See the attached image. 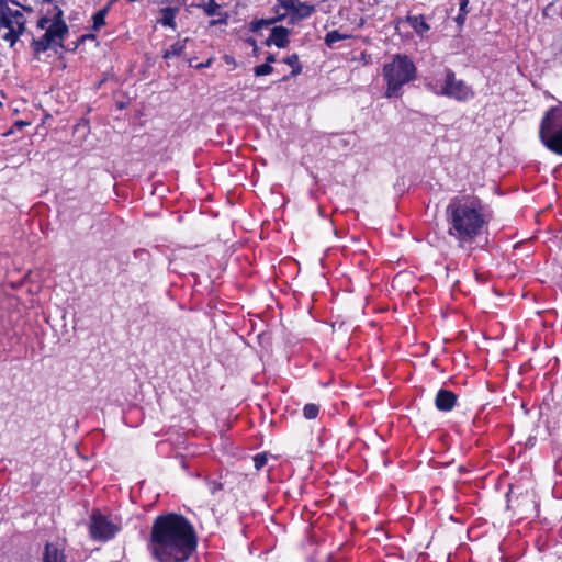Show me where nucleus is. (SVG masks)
I'll return each instance as SVG.
<instances>
[{"mask_svg": "<svg viewBox=\"0 0 562 562\" xmlns=\"http://www.w3.org/2000/svg\"><path fill=\"white\" fill-rule=\"evenodd\" d=\"M179 12L178 7H166L160 10L161 18L157 20V23L162 26H168L172 30L177 29L176 16Z\"/></svg>", "mask_w": 562, "mask_h": 562, "instance_id": "nucleus-14", "label": "nucleus"}, {"mask_svg": "<svg viewBox=\"0 0 562 562\" xmlns=\"http://www.w3.org/2000/svg\"><path fill=\"white\" fill-rule=\"evenodd\" d=\"M40 562H67L65 550L56 542H46Z\"/></svg>", "mask_w": 562, "mask_h": 562, "instance_id": "nucleus-9", "label": "nucleus"}, {"mask_svg": "<svg viewBox=\"0 0 562 562\" xmlns=\"http://www.w3.org/2000/svg\"><path fill=\"white\" fill-rule=\"evenodd\" d=\"M273 71V67L271 65H268V63L258 65L254 68V74L257 77L270 75Z\"/></svg>", "mask_w": 562, "mask_h": 562, "instance_id": "nucleus-24", "label": "nucleus"}, {"mask_svg": "<svg viewBox=\"0 0 562 562\" xmlns=\"http://www.w3.org/2000/svg\"><path fill=\"white\" fill-rule=\"evenodd\" d=\"M467 14L464 12H459V14L456 18V22L458 25H462L465 21Z\"/></svg>", "mask_w": 562, "mask_h": 562, "instance_id": "nucleus-30", "label": "nucleus"}, {"mask_svg": "<svg viewBox=\"0 0 562 562\" xmlns=\"http://www.w3.org/2000/svg\"><path fill=\"white\" fill-rule=\"evenodd\" d=\"M213 64V57H210L207 60H205L204 63H200V64H193L192 60L189 61V66L190 67H193L195 69H204V68H209L211 67V65Z\"/></svg>", "mask_w": 562, "mask_h": 562, "instance_id": "nucleus-28", "label": "nucleus"}, {"mask_svg": "<svg viewBox=\"0 0 562 562\" xmlns=\"http://www.w3.org/2000/svg\"><path fill=\"white\" fill-rule=\"evenodd\" d=\"M290 31L284 26H274L271 30L270 36L267 40V45L274 44L279 48H284L289 45Z\"/></svg>", "mask_w": 562, "mask_h": 562, "instance_id": "nucleus-13", "label": "nucleus"}, {"mask_svg": "<svg viewBox=\"0 0 562 562\" xmlns=\"http://www.w3.org/2000/svg\"><path fill=\"white\" fill-rule=\"evenodd\" d=\"M36 27L45 30V33L40 38H33L31 42L35 55L45 53L50 48H64V41L69 33V26L64 20V10L58 4H54L41 14Z\"/></svg>", "mask_w": 562, "mask_h": 562, "instance_id": "nucleus-3", "label": "nucleus"}, {"mask_svg": "<svg viewBox=\"0 0 562 562\" xmlns=\"http://www.w3.org/2000/svg\"><path fill=\"white\" fill-rule=\"evenodd\" d=\"M15 125L19 126V127H22V126L27 125V123L24 122V121H18V122H15Z\"/></svg>", "mask_w": 562, "mask_h": 562, "instance_id": "nucleus-34", "label": "nucleus"}, {"mask_svg": "<svg viewBox=\"0 0 562 562\" xmlns=\"http://www.w3.org/2000/svg\"><path fill=\"white\" fill-rule=\"evenodd\" d=\"M95 35L93 34H83L76 42H74V46L68 48L71 52H75L81 44H83L87 40H94Z\"/></svg>", "mask_w": 562, "mask_h": 562, "instance_id": "nucleus-27", "label": "nucleus"}, {"mask_svg": "<svg viewBox=\"0 0 562 562\" xmlns=\"http://www.w3.org/2000/svg\"><path fill=\"white\" fill-rule=\"evenodd\" d=\"M267 462H268L267 452H260L254 457V465H255L256 470H261L267 464Z\"/></svg>", "mask_w": 562, "mask_h": 562, "instance_id": "nucleus-25", "label": "nucleus"}, {"mask_svg": "<svg viewBox=\"0 0 562 562\" xmlns=\"http://www.w3.org/2000/svg\"><path fill=\"white\" fill-rule=\"evenodd\" d=\"M386 98L402 97V88L417 78V67L406 54H395L382 69Z\"/></svg>", "mask_w": 562, "mask_h": 562, "instance_id": "nucleus-4", "label": "nucleus"}, {"mask_svg": "<svg viewBox=\"0 0 562 562\" xmlns=\"http://www.w3.org/2000/svg\"><path fill=\"white\" fill-rule=\"evenodd\" d=\"M350 37H351V35H349V34H342L338 30H333V31H329L325 35V44L327 46L331 47L335 43H337L339 41L348 40Z\"/></svg>", "mask_w": 562, "mask_h": 562, "instance_id": "nucleus-19", "label": "nucleus"}, {"mask_svg": "<svg viewBox=\"0 0 562 562\" xmlns=\"http://www.w3.org/2000/svg\"><path fill=\"white\" fill-rule=\"evenodd\" d=\"M283 63L292 68L290 75L284 76L280 81H288L302 72V65L297 54H291L283 59Z\"/></svg>", "mask_w": 562, "mask_h": 562, "instance_id": "nucleus-17", "label": "nucleus"}, {"mask_svg": "<svg viewBox=\"0 0 562 562\" xmlns=\"http://www.w3.org/2000/svg\"><path fill=\"white\" fill-rule=\"evenodd\" d=\"M319 414V405L315 403H307L303 407V415L306 419H315Z\"/></svg>", "mask_w": 562, "mask_h": 562, "instance_id": "nucleus-22", "label": "nucleus"}, {"mask_svg": "<svg viewBox=\"0 0 562 562\" xmlns=\"http://www.w3.org/2000/svg\"><path fill=\"white\" fill-rule=\"evenodd\" d=\"M406 22L419 35H423L430 30V25L427 23L426 18L423 14L407 15Z\"/></svg>", "mask_w": 562, "mask_h": 562, "instance_id": "nucleus-16", "label": "nucleus"}, {"mask_svg": "<svg viewBox=\"0 0 562 562\" xmlns=\"http://www.w3.org/2000/svg\"><path fill=\"white\" fill-rule=\"evenodd\" d=\"M277 2L278 3L274 7L277 15L269 20H261L258 22V24L269 25L283 21L291 13L293 5H295V0H277Z\"/></svg>", "mask_w": 562, "mask_h": 562, "instance_id": "nucleus-12", "label": "nucleus"}, {"mask_svg": "<svg viewBox=\"0 0 562 562\" xmlns=\"http://www.w3.org/2000/svg\"><path fill=\"white\" fill-rule=\"evenodd\" d=\"M198 544L194 525L184 515L168 512L154 518L146 549L156 562H188Z\"/></svg>", "mask_w": 562, "mask_h": 562, "instance_id": "nucleus-1", "label": "nucleus"}, {"mask_svg": "<svg viewBox=\"0 0 562 562\" xmlns=\"http://www.w3.org/2000/svg\"><path fill=\"white\" fill-rule=\"evenodd\" d=\"M110 4L105 5L104 8L100 9L92 15V30L99 31L102 26L105 25V18L109 13Z\"/></svg>", "mask_w": 562, "mask_h": 562, "instance_id": "nucleus-18", "label": "nucleus"}, {"mask_svg": "<svg viewBox=\"0 0 562 562\" xmlns=\"http://www.w3.org/2000/svg\"><path fill=\"white\" fill-rule=\"evenodd\" d=\"M188 42L189 37L178 38L177 42H175L169 48L162 52V58L168 60L173 57H181L186 50Z\"/></svg>", "mask_w": 562, "mask_h": 562, "instance_id": "nucleus-15", "label": "nucleus"}, {"mask_svg": "<svg viewBox=\"0 0 562 562\" xmlns=\"http://www.w3.org/2000/svg\"><path fill=\"white\" fill-rule=\"evenodd\" d=\"M23 9H24L25 11H32V8L23 7Z\"/></svg>", "mask_w": 562, "mask_h": 562, "instance_id": "nucleus-35", "label": "nucleus"}, {"mask_svg": "<svg viewBox=\"0 0 562 562\" xmlns=\"http://www.w3.org/2000/svg\"><path fill=\"white\" fill-rule=\"evenodd\" d=\"M42 1H43V3H48V4H53V5L58 4L57 0H42Z\"/></svg>", "mask_w": 562, "mask_h": 562, "instance_id": "nucleus-33", "label": "nucleus"}, {"mask_svg": "<svg viewBox=\"0 0 562 562\" xmlns=\"http://www.w3.org/2000/svg\"><path fill=\"white\" fill-rule=\"evenodd\" d=\"M539 139L548 150L562 156V102L543 113L539 124Z\"/></svg>", "mask_w": 562, "mask_h": 562, "instance_id": "nucleus-6", "label": "nucleus"}, {"mask_svg": "<svg viewBox=\"0 0 562 562\" xmlns=\"http://www.w3.org/2000/svg\"><path fill=\"white\" fill-rule=\"evenodd\" d=\"M276 61V56L272 55V54H269L267 57H266V63H268V65H271L272 63Z\"/></svg>", "mask_w": 562, "mask_h": 562, "instance_id": "nucleus-31", "label": "nucleus"}, {"mask_svg": "<svg viewBox=\"0 0 562 562\" xmlns=\"http://www.w3.org/2000/svg\"><path fill=\"white\" fill-rule=\"evenodd\" d=\"M23 33L24 30H22V26H20V29L16 27L8 30V32L2 37L5 42L10 44V47H13Z\"/></svg>", "mask_w": 562, "mask_h": 562, "instance_id": "nucleus-20", "label": "nucleus"}, {"mask_svg": "<svg viewBox=\"0 0 562 562\" xmlns=\"http://www.w3.org/2000/svg\"><path fill=\"white\" fill-rule=\"evenodd\" d=\"M442 79L426 76L424 85L426 89L439 97H446L458 102H467L475 97L473 88L463 79H458L457 74L449 67H443L440 72Z\"/></svg>", "mask_w": 562, "mask_h": 562, "instance_id": "nucleus-5", "label": "nucleus"}, {"mask_svg": "<svg viewBox=\"0 0 562 562\" xmlns=\"http://www.w3.org/2000/svg\"><path fill=\"white\" fill-rule=\"evenodd\" d=\"M89 536L92 540L108 542L121 531V526L113 522L108 516L94 508L89 517Z\"/></svg>", "mask_w": 562, "mask_h": 562, "instance_id": "nucleus-7", "label": "nucleus"}, {"mask_svg": "<svg viewBox=\"0 0 562 562\" xmlns=\"http://www.w3.org/2000/svg\"><path fill=\"white\" fill-rule=\"evenodd\" d=\"M9 0H0V9L4 10L8 9Z\"/></svg>", "mask_w": 562, "mask_h": 562, "instance_id": "nucleus-32", "label": "nucleus"}, {"mask_svg": "<svg viewBox=\"0 0 562 562\" xmlns=\"http://www.w3.org/2000/svg\"><path fill=\"white\" fill-rule=\"evenodd\" d=\"M468 4H469V0H460V3H459L460 9H459V12H464L465 14H468V9H467Z\"/></svg>", "mask_w": 562, "mask_h": 562, "instance_id": "nucleus-29", "label": "nucleus"}, {"mask_svg": "<svg viewBox=\"0 0 562 562\" xmlns=\"http://www.w3.org/2000/svg\"><path fill=\"white\" fill-rule=\"evenodd\" d=\"M458 402L457 394L448 389H440L435 396V406L439 412L452 411Z\"/></svg>", "mask_w": 562, "mask_h": 562, "instance_id": "nucleus-8", "label": "nucleus"}, {"mask_svg": "<svg viewBox=\"0 0 562 562\" xmlns=\"http://www.w3.org/2000/svg\"><path fill=\"white\" fill-rule=\"evenodd\" d=\"M314 12V4L295 0V5H293V9L290 13L289 24H296L297 22L310 18Z\"/></svg>", "mask_w": 562, "mask_h": 562, "instance_id": "nucleus-10", "label": "nucleus"}, {"mask_svg": "<svg viewBox=\"0 0 562 562\" xmlns=\"http://www.w3.org/2000/svg\"><path fill=\"white\" fill-rule=\"evenodd\" d=\"M447 234L460 249L471 251L485 233L490 218L483 201L471 194L456 195L445 210Z\"/></svg>", "mask_w": 562, "mask_h": 562, "instance_id": "nucleus-2", "label": "nucleus"}, {"mask_svg": "<svg viewBox=\"0 0 562 562\" xmlns=\"http://www.w3.org/2000/svg\"><path fill=\"white\" fill-rule=\"evenodd\" d=\"M198 8H201L207 16H220L217 20L210 22L211 26L227 23L228 14L220 10L221 5L215 0H209L206 3L198 4Z\"/></svg>", "mask_w": 562, "mask_h": 562, "instance_id": "nucleus-11", "label": "nucleus"}, {"mask_svg": "<svg viewBox=\"0 0 562 562\" xmlns=\"http://www.w3.org/2000/svg\"><path fill=\"white\" fill-rule=\"evenodd\" d=\"M5 27L8 30L16 29V26L13 24V20L7 12V10L0 9V29Z\"/></svg>", "mask_w": 562, "mask_h": 562, "instance_id": "nucleus-23", "label": "nucleus"}, {"mask_svg": "<svg viewBox=\"0 0 562 562\" xmlns=\"http://www.w3.org/2000/svg\"><path fill=\"white\" fill-rule=\"evenodd\" d=\"M209 491L212 495H215L217 492L222 491L224 485L222 482L216 480H207L206 481Z\"/></svg>", "mask_w": 562, "mask_h": 562, "instance_id": "nucleus-26", "label": "nucleus"}, {"mask_svg": "<svg viewBox=\"0 0 562 562\" xmlns=\"http://www.w3.org/2000/svg\"><path fill=\"white\" fill-rule=\"evenodd\" d=\"M7 12L9 13V15L11 16V19L13 20V24L20 29V26H22V30L25 31V23H26V20L23 15L22 12L18 11V10H12L11 8L8 7V9H5Z\"/></svg>", "mask_w": 562, "mask_h": 562, "instance_id": "nucleus-21", "label": "nucleus"}]
</instances>
